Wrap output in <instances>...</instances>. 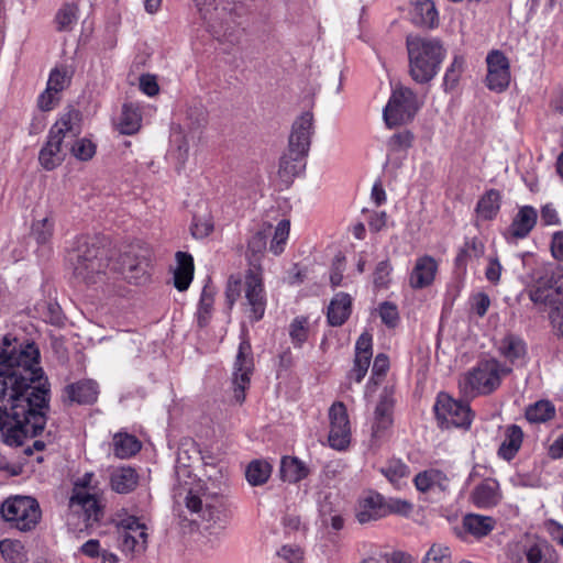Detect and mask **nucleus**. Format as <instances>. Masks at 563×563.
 <instances>
[{"instance_id":"1","label":"nucleus","mask_w":563,"mask_h":563,"mask_svg":"<svg viewBox=\"0 0 563 563\" xmlns=\"http://www.w3.org/2000/svg\"><path fill=\"white\" fill-rule=\"evenodd\" d=\"M0 352V433L4 444L21 446L36 437L46 424L49 386L38 366L40 352L34 343L9 350L3 338Z\"/></svg>"},{"instance_id":"2","label":"nucleus","mask_w":563,"mask_h":563,"mask_svg":"<svg viewBox=\"0 0 563 563\" xmlns=\"http://www.w3.org/2000/svg\"><path fill=\"white\" fill-rule=\"evenodd\" d=\"M190 456L188 451L179 449L176 459L175 474L178 483L176 497L181 498L186 508L198 518L209 523L222 520L223 497L221 482L212 481L210 485L202 479L191 477Z\"/></svg>"},{"instance_id":"3","label":"nucleus","mask_w":563,"mask_h":563,"mask_svg":"<svg viewBox=\"0 0 563 563\" xmlns=\"http://www.w3.org/2000/svg\"><path fill=\"white\" fill-rule=\"evenodd\" d=\"M406 46L409 59V74L418 84L429 82L435 77L445 52L438 40L408 35Z\"/></svg>"},{"instance_id":"4","label":"nucleus","mask_w":563,"mask_h":563,"mask_svg":"<svg viewBox=\"0 0 563 563\" xmlns=\"http://www.w3.org/2000/svg\"><path fill=\"white\" fill-rule=\"evenodd\" d=\"M244 291V311L253 322L264 317L266 309V294L263 285L262 269H249L245 280L230 277L227 284L225 298L232 308L241 292Z\"/></svg>"},{"instance_id":"5","label":"nucleus","mask_w":563,"mask_h":563,"mask_svg":"<svg viewBox=\"0 0 563 563\" xmlns=\"http://www.w3.org/2000/svg\"><path fill=\"white\" fill-rule=\"evenodd\" d=\"M107 252L89 238H80L76 247L69 254V262L73 265L74 275L86 284H97L103 280Z\"/></svg>"},{"instance_id":"6","label":"nucleus","mask_w":563,"mask_h":563,"mask_svg":"<svg viewBox=\"0 0 563 563\" xmlns=\"http://www.w3.org/2000/svg\"><path fill=\"white\" fill-rule=\"evenodd\" d=\"M510 372V367L496 358L484 360L465 374L460 387L466 394L489 395L500 386L503 377Z\"/></svg>"},{"instance_id":"7","label":"nucleus","mask_w":563,"mask_h":563,"mask_svg":"<svg viewBox=\"0 0 563 563\" xmlns=\"http://www.w3.org/2000/svg\"><path fill=\"white\" fill-rule=\"evenodd\" d=\"M422 103L410 88L395 86L383 110L384 121L388 128L406 124L415 118Z\"/></svg>"},{"instance_id":"8","label":"nucleus","mask_w":563,"mask_h":563,"mask_svg":"<svg viewBox=\"0 0 563 563\" xmlns=\"http://www.w3.org/2000/svg\"><path fill=\"white\" fill-rule=\"evenodd\" d=\"M1 517L20 531H30L38 523V503L29 496H14L4 500L0 508Z\"/></svg>"},{"instance_id":"9","label":"nucleus","mask_w":563,"mask_h":563,"mask_svg":"<svg viewBox=\"0 0 563 563\" xmlns=\"http://www.w3.org/2000/svg\"><path fill=\"white\" fill-rule=\"evenodd\" d=\"M434 412L442 428L468 429L472 424L473 413L466 402L455 400L445 393H440L434 404Z\"/></svg>"},{"instance_id":"10","label":"nucleus","mask_w":563,"mask_h":563,"mask_svg":"<svg viewBox=\"0 0 563 563\" xmlns=\"http://www.w3.org/2000/svg\"><path fill=\"white\" fill-rule=\"evenodd\" d=\"M530 299L536 303L554 306L563 302V267L555 266L539 277L536 287L530 292Z\"/></svg>"},{"instance_id":"11","label":"nucleus","mask_w":563,"mask_h":563,"mask_svg":"<svg viewBox=\"0 0 563 563\" xmlns=\"http://www.w3.org/2000/svg\"><path fill=\"white\" fill-rule=\"evenodd\" d=\"M147 526L137 517L128 516L119 525V540L122 551L140 554L147 548Z\"/></svg>"},{"instance_id":"12","label":"nucleus","mask_w":563,"mask_h":563,"mask_svg":"<svg viewBox=\"0 0 563 563\" xmlns=\"http://www.w3.org/2000/svg\"><path fill=\"white\" fill-rule=\"evenodd\" d=\"M329 445L338 451L345 450L350 445L352 433L347 410L343 402L332 404L329 409Z\"/></svg>"},{"instance_id":"13","label":"nucleus","mask_w":563,"mask_h":563,"mask_svg":"<svg viewBox=\"0 0 563 563\" xmlns=\"http://www.w3.org/2000/svg\"><path fill=\"white\" fill-rule=\"evenodd\" d=\"M70 516L82 519L85 528L98 522L102 516L101 507L95 495L84 487H76L69 499Z\"/></svg>"},{"instance_id":"14","label":"nucleus","mask_w":563,"mask_h":563,"mask_svg":"<svg viewBox=\"0 0 563 563\" xmlns=\"http://www.w3.org/2000/svg\"><path fill=\"white\" fill-rule=\"evenodd\" d=\"M254 369L251 345L246 341H242L239 345L238 355L233 366V386L234 398L238 402L245 399V390L250 386V377Z\"/></svg>"},{"instance_id":"15","label":"nucleus","mask_w":563,"mask_h":563,"mask_svg":"<svg viewBox=\"0 0 563 563\" xmlns=\"http://www.w3.org/2000/svg\"><path fill=\"white\" fill-rule=\"evenodd\" d=\"M486 84L490 90L501 92L510 82L509 60L500 51H493L486 57Z\"/></svg>"},{"instance_id":"16","label":"nucleus","mask_w":563,"mask_h":563,"mask_svg":"<svg viewBox=\"0 0 563 563\" xmlns=\"http://www.w3.org/2000/svg\"><path fill=\"white\" fill-rule=\"evenodd\" d=\"M395 399L393 388L385 387L379 395L372 421V438L378 440L393 424Z\"/></svg>"},{"instance_id":"17","label":"nucleus","mask_w":563,"mask_h":563,"mask_svg":"<svg viewBox=\"0 0 563 563\" xmlns=\"http://www.w3.org/2000/svg\"><path fill=\"white\" fill-rule=\"evenodd\" d=\"M313 133V115L311 112H305L296 119L289 135L288 148L298 153L308 154L310 139Z\"/></svg>"},{"instance_id":"18","label":"nucleus","mask_w":563,"mask_h":563,"mask_svg":"<svg viewBox=\"0 0 563 563\" xmlns=\"http://www.w3.org/2000/svg\"><path fill=\"white\" fill-rule=\"evenodd\" d=\"M537 222V209L529 205L521 206L507 229L506 238L511 240L526 239L534 229Z\"/></svg>"},{"instance_id":"19","label":"nucleus","mask_w":563,"mask_h":563,"mask_svg":"<svg viewBox=\"0 0 563 563\" xmlns=\"http://www.w3.org/2000/svg\"><path fill=\"white\" fill-rule=\"evenodd\" d=\"M81 112L77 109L69 108L59 115L52 125L48 134L60 142L66 137H76L81 133Z\"/></svg>"},{"instance_id":"20","label":"nucleus","mask_w":563,"mask_h":563,"mask_svg":"<svg viewBox=\"0 0 563 563\" xmlns=\"http://www.w3.org/2000/svg\"><path fill=\"white\" fill-rule=\"evenodd\" d=\"M372 355V335L368 332H363L355 344L354 363L349 374L350 379L355 383L362 382L368 371Z\"/></svg>"},{"instance_id":"21","label":"nucleus","mask_w":563,"mask_h":563,"mask_svg":"<svg viewBox=\"0 0 563 563\" xmlns=\"http://www.w3.org/2000/svg\"><path fill=\"white\" fill-rule=\"evenodd\" d=\"M499 354L516 367L525 366L528 362V347L523 339L516 334H507L498 344Z\"/></svg>"},{"instance_id":"22","label":"nucleus","mask_w":563,"mask_h":563,"mask_svg":"<svg viewBox=\"0 0 563 563\" xmlns=\"http://www.w3.org/2000/svg\"><path fill=\"white\" fill-rule=\"evenodd\" d=\"M438 271V264L431 256H422L416 261L410 274L409 284L412 288L421 289L432 284Z\"/></svg>"},{"instance_id":"23","label":"nucleus","mask_w":563,"mask_h":563,"mask_svg":"<svg viewBox=\"0 0 563 563\" xmlns=\"http://www.w3.org/2000/svg\"><path fill=\"white\" fill-rule=\"evenodd\" d=\"M355 517L362 525L384 518L383 495L371 493L362 498L356 508Z\"/></svg>"},{"instance_id":"24","label":"nucleus","mask_w":563,"mask_h":563,"mask_svg":"<svg viewBox=\"0 0 563 563\" xmlns=\"http://www.w3.org/2000/svg\"><path fill=\"white\" fill-rule=\"evenodd\" d=\"M147 263L130 253L120 256L113 269L118 271L130 283H140L146 275Z\"/></svg>"},{"instance_id":"25","label":"nucleus","mask_w":563,"mask_h":563,"mask_svg":"<svg viewBox=\"0 0 563 563\" xmlns=\"http://www.w3.org/2000/svg\"><path fill=\"white\" fill-rule=\"evenodd\" d=\"M410 20L413 24L421 27L432 29L438 25L439 13L431 0H418L412 3L410 9Z\"/></svg>"},{"instance_id":"26","label":"nucleus","mask_w":563,"mask_h":563,"mask_svg":"<svg viewBox=\"0 0 563 563\" xmlns=\"http://www.w3.org/2000/svg\"><path fill=\"white\" fill-rule=\"evenodd\" d=\"M305 154L291 151L290 148L280 157L278 175L285 183H290L296 176L302 173L306 167Z\"/></svg>"},{"instance_id":"27","label":"nucleus","mask_w":563,"mask_h":563,"mask_svg":"<svg viewBox=\"0 0 563 563\" xmlns=\"http://www.w3.org/2000/svg\"><path fill=\"white\" fill-rule=\"evenodd\" d=\"M379 472L396 489H402L408 485L410 468L399 459L388 460L380 466Z\"/></svg>"},{"instance_id":"28","label":"nucleus","mask_w":563,"mask_h":563,"mask_svg":"<svg viewBox=\"0 0 563 563\" xmlns=\"http://www.w3.org/2000/svg\"><path fill=\"white\" fill-rule=\"evenodd\" d=\"M352 299L345 292L336 294L328 307V322L332 327L342 325L351 314Z\"/></svg>"},{"instance_id":"29","label":"nucleus","mask_w":563,"mask_h":563,"mask_svg":"<svg viewBox=\"0 0 563 563\" xmlns=\"http://www.w3.org/2000/svg\"><path fill=\"white\" fill-rule=\"evenodd\" d=\"M177 266L174 271V285L179 291L186 290L194 277V258L185 252H177Z\"/></svg>"},{"instance_id":"30","label":"nucleus","mask_w":563,"mask_h":563,"mask_svg":"<svg viewBox=\"0 0 563 563\" xmlns=\"http://www.w3.org/2000/svg\"><path fill=\"white\" fill-rule=\"evenodd\" d=\"M142 123V114L139 104L128 102L122 106L117 126L120 133L131 135L136 133Z\"/></svg>"},{"instance_id":"31","label":"nucleus","mask_w":563,"mask_h":563,"mask_svg":"<svg viewBox=\"0 0 563 563\" xmlns=\"http://www.w3.org/2000/svg\"><path fill=\"white\" fill-rule=\"evenodd\" d=\"M523 441V431L517 424L506 428L505 439L498 449V455L505 461H511L520 450Z\"/></svg>"},{"instance_id":"32","label":"nucleus","mask_w":563,"mask_h":563,"mask_svg":"<svg viewBox=\"0 0 563 563\" xmlns=\"http://www.w3.org/2000/svg\"><path fill=\"white\" fill-rule=\"evenodd\" d=\"M494 518L483 515L468 514L462 520V528L474 538L481 539L489 534L495 528Z\"/></svg>"},{"instance_id":"33","label":"nucleus","mask_w":563,"mask_h":563,"mask_svg":"<svg viewBox=\"0 0 563 563\" xmlns=\"http://www.w3.org/2000/svg\"><path fill=\"white\" fill-rule=\"evenodd\" d=\"M415 486L420 492L445 490L449 484L446 475L439 470H427L417 474L413 478Z\"/></svg>"},{"instance_id":"34","label":"nucleus","mask_w":563,"mask_h":563,"mask_svg":"<svg viewBox=\"0 0 563 563\" xmlns=\"http://www.w3.org/2000/svg\"><path fill=\"white\" fill-rule=\"evenodd\" d=\"M271 227L255 232L247 242L246 257L249 260L251 269H261L260 262L265 253L267 246V239L269 236Z\"/></svg>"},{"instance_id":"35","label":"nucleus","mask_w":563,"mask_h":563,"mask_svg":"<svg viewBox=\"0 0 563 563\" xmlns=\"http://www.w3.org/2000/svg\"><path fill=\"white\" fill-rule=\"evenodd\" d=\"M70 401L77 404H92L98 398V385L92 380H81L68 385L65 389Z\"/></svg>"},{"instance_id":"36","label":"nucleus","mask_w":563,"mask_h":563,"mask_svg":"<svg viewBox=\"0 0 563 563\" xmlns=\"http://www.w3.org/2000/svg\"><path fill=\"white\" fill-rule=\"evenodd\" d=\"M62 143L63 142L53 139L52 135L48 134L47 142L38 154V162L46 170H53L64 161Z\"/></svg>"},{"instance_id":"37","label":"nucleus","mask_w":563,"mask_h":563,"mask_svg":"<svg viewBox=\"0 0 563 563\" xmlns=\"http://www.w3.org/2000/svg\"><path fill=\"white\" fill-rule=\"evenodd\" d=\"M110 484L114 492L128 494L137 485V474L131 467H120L112 472Z\"/></svg>"},{"instance_id":"38","label":"nucleus","mask_w":563,"mask_h":563,"mask_svg":"<svg viewBox=\"0 0 563 563\" xmlns=\"http://www.w3.org/2000/svg\"><path fill=\"white\" fill-rule=\"evenodd\" d=\"M308 475V468L297 457L284 456L280 462V477L284 482L298 483Z\"/></svg>"},{"instance_id":"39","label":"nucleus","mask_w":563,"mask_h":563,"mask_svg":"<svg viewBox=\"0 0 563 563\" xmlns=\"http://www.w3.org/2000/svg\"><path fill=\"white\" fill-rule=\"evenodd\" d=\"M473 501L478 507H489L498 500V484L487 479L478 484L472 494Z\"/></svg>"},{"instance_id":"40","label":"nucleus","mask_w":563,"mask_h":563,"mask_svg":"<svg viewBox=\"0 0 563 563\" xmlns=\"http://www.w3.org/2000/svg\"><path fill=\"white\" fill-rule=\"evenodd\" d=\"M272 465L265 460H253L245 468V478L251 486H262L271 477Z\"/></svg>"},{"instance_id":"41","label":"nucleus","mask_w":563,"mask_h":563,"mask_svg":"<svg viewBox=\"0 0 563 563\" xmlns=\"http://www.w3.org/2000/svg\"><path fill=\"white\" fill-rule=\"evenodd\" d=\"M499 208L500 194L495 189H490L478 200L476 212L479 218L484 220H492L497 216Z\"/></svg>"},{"instance_id":"42","label":"nucleus","mask_w":563,"mask_h":563,"mask_svg":"<svg viewBox=\"0 0 563 563\" xmlns=\"http://www.w3.org/2000/svg\"><path fill=\"white\" fill-rule=\"evenodd\" d=\"M113 453L119 459H128L136 454L141 449L140 441L128 433H117L113 437Z\"/></svg>"},{"instance_id":"43","label":"nucleus","mask_w":563,"mask_h":563,"mask_svg":"<svg viewBox=\"0 0 563 563\" xmlns=\"http://www.w3.org/2000/svg\"><path fill=\"white\" fill-rule=\"evenodd\" d=\"M55 230V220L52 216H46L33 221L31 227V236L38 245H46L51 242Z\"/></svg>"},{"instance_id":"44","label":"nucleus","mask_w":563,"mask_h":563,"mask_svg":"<svg viewBox=\"0 0 563 563\" xmlns=\"http://www.w3.org/2000/svg\"><path fill=\"white\" fill-rule=\"evenodd\" d=\"M555 416V407L549 400H539L526 409V418L531 423H544Z\"/></svg>"},{"instance_id":"45","label":"nucleus","mask_w":563,"mask_h":563,"mask_svg":"<svg viewBox=\"0 0 563 563\" xmlns=\"http://www.w3.org/2000/svg\"><path fill=\"white\" fill-rule=\"evenodd\" d=\"M78 5L75 3L64 4L55 16L58 31H69L78 20Z\"/></svg>"},{"instance_id":"46","label":"nucleus","mask_w":563,"mask_h":563,"mask_svg":"<svg viewBox=\"0 0 563 563\" xmlns=\"http://www.w3.org/2000/svg\"><path fill=\"white\" fill-rule=\"evenodd\" d=\"M485 246L484 244L477 240L472 239L465 242L464 249L457 254L455 258V263L459 267L466 266L467 258H481L484 255Z\"/></svg>"},{"instance_id":"47","label":"nucleus","mask_w":563,"mask_h":563,"mask_svg":"<svg viewBox=\"0 0 563 563\" xmlns=\"http://www.w3.org/2000/svg\"><path fill=\"white\" fill-rule=\"evenodd\" d=\"M214 302V290L211 286L206 285L201 291L198 307V323L205 325L208 322Z\"/></svg>"},{"instance_id":"48","label":"nucleus","mask_w":563,"mask_h":563,"mask_svg":"<svg viewBox=\"0 0 563 563\" xmlns=\"http://www.w3.org/2000/svg\"><path fill=\"white\" fill-rule=\"evenodd\" d=\"M290 222L288 220H282L275 228L274 236L271 241L269 251L275 255L283 253L286 242L289 236Z\"/></svg>"},{"instance_id":"49","label":"nucleus","mask_w":563,"mask_h":563,"mask_svg":"<svg viewBox=\"0 0 563 563\" xmlns=\"http://www.w3.org/2000/svg\"><path fill=\"white\" fill-rule=\"evenodd\" d=\"M97 145L87 137L78 139L71 145L70 152L74 157L81 162H88L96 155Z\"/></svg>"},{"instance_id":"50","label":"nucleus","mask_w":563,"mask_h":563,"mask_svg":"<svg viewBox=\"0 0 563 563\" xmlns=\"http://www.w3.org/2000/svg\"><path fill=\"white\" fill-rule=\"evenodd\" d=\"M308 320L305 317H297L289 325V336L295 347H301L308 339Z\"/></svg>"},{"instance_id":"51","label":"nucleus","mask_w":563,"mask_h":563,"mask_svg":"<svg viewBox=\"0 0 563 563\" xmlns=\"http://www.w3.org/2000/svg\"><path fill=\"white\" fill-rule=\"evenodd\" d=\"M201 18L206 21H212L220 18L219 7L230 0H192Z\"/></svg>"},{"instance_id":"52","label":"nucleus","mask_w":563,"mask_h":563,"mask_svg":"<svg viewBox=\"0 0 563 563\" xmlns=\"http://www.w3.org/2000/svg\"><path fill=\"white\" fill-rule=\"evenodd\" d=\"M22 549L23 548L20 542L8 539L0 541V552L4 560H7L10 563L23 562L24 555Z\"/></svg>"},{"instance_id":"53","label":"nucleus","mask_w":563,"mask_h":563,"mask_svg":"<svg viewBox=\"0 0 563 563\" xmlns=\"http://www.w3.org/2000/svg\"><path fill=\"white\" fill-rule=\"evenodd\" d=\"M383 507L385 511V517L390 514L408 516L412 510V505L400 498H388L386 499L383 496Z\"/></svg>"},{"instance_id":"54","label":"nucleus","mask_w":563,"mask_h":563,"mask_svg":"<svg viewBox=\"0 0 563 563\" xmlns=\"http://www.w3.org/2000/svg\"><path fill=\"white\" fill-rule=\"evenodd\" d=\"M412 142L413 134L410 131L405 130L391 135L388 140L387 146L391 152L406 151L411 147Z\"/></svg>"},{"instance_id":"55","label":"nucleus","mask_w":563,"mask_h":563,"mask_svg":"<svg viewBox=\"0 0 563 563\" xmlns=\"http://www.w3.org/2000/svg\"><path fill=\"white\" fill-rule=\"evenodd\" d=\"M389 368V360L385 354H378L373 363L372 367V377L367 384V389H369L371 384L377 385L378 382L386 375Z\"/></svg>"},{"instance_id":"56","label":"nucleus","mask_w":563,"mask_h":563,"mask_svg":"<svg viewBox=\"0 0 563 563\" xmlns=\"http://www.w3.org/2000/svg\"><path fill=\"white\" fill-rule=\"evenodd\" d=\"M424 563H451L450 549L442 544H433L427 552Z\"/></svg>"},{"instance_id":"57","label":"nucleus","mask_w":563,"mask_h":563,"mask_svg":"<svg viewBox=\"0 0 563 563\" xmlns=\"http://www.w3.org/2000/svg\"><path fill=\"white\" fill-rule=\"evenodd\" d=\"M463 64L464 62L462 58L455 57L451 66L446 69L443 79L445 89H453L456 86L462 74Z\"/></svg>"},{"instance_id":"58","label":"nucleus","mask_w":563,"mask_h":563,"mask_svg":"<svg viewBox=\"0 0 563 563\" xmlns=\"http://www.w3.org/2000/svg\"><path fill=\"white\" fill-rule=\"evenodd\" d=\"M379 317L387 327H395L399 320L397 307L394 303L385 301L379 305Z\"/></svg>"},{"instance_id":"59","label":"nucleus","mask_w":563,"mask_h":563,"mask_svg":"<svg viewBox=\"0 0 563 563\" xmlns=\"http://www.w3.org/2000/svg\"><path fill=\"white\" fill-rule=\"evenodd\" d=\"M391 266L387 261L379 262L374 272V284L378 288H386L390 282Z\"/></svg>"},{"instance_id":"60","label":"nucleus","mask_w":563,"mask_h":563,"mask_svg":"<svg viewBox=\"0 0 563 563\" xmlns=\"http://www.w3.org/2000/svg\"><path fill=\"white\" fill-rule=\"evenodd\" d=\"M489 307H490V299H489L488 295H486L485 292H477L472 296V298H471L472 311L479 318H483L487 313Z\"/></svg>"},{"instance_id":"61","label":"nucleus","mask_w":563,"mask_h":563,"mask_svg":"<svg viewBox=\"0 0 563 563\" xmlns=\"http://www.w3.org/2000/svg\"><path fill=\"white\" fill-rule=\"evenodd\" d=\"M540 218L541 222L545 227L551 225H560L561 218L554 205L552 202H548L543 205L540 209Z\"/></svg>"},{"instance_id":"62","label":"nucleus","mask_w":563,"mask_h":563,"mask_svg":"<svg viewBox=\"0 0 563 563\" xmlns=\"http://www.w3.org/2000/svg\"><path fill=\"white\" fill-rule=\"evenodd\" d=\"M68 84L66 71L53 69L49 74L46 88L59 93Z\"/></svg>"},{"instance_id":"63","label":"nucleus","mask_w":563,"mask_h":563,"mask_svg":"<svg viewBox=\"0 0 563 563\" xmlns=\"http://www.w3.org/2000/svg\"><path fill=\"white\" fill-rule=\"evenodd\" d=\"M548 547L545 543H533L526 548L525 555L528 563H543Z\"/></svg>"},{"instance_id":"64","label":"nucleus","mask_w":563,"mask_h":563,"mask_svg":"<svg viewBox=\"0 0 563 563\" xmlns=\"http://www.w3.org/2000/svg\"><path fill=\"white\" fill-rule=\"evenodd\" d=\"M190 230L194 238L203 239L212 232L213 224L208 219H194Z\"/></svg>"}]
</instances>
